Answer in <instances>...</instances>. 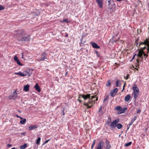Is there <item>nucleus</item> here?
Wrapping results in <instances>:
<instances>
[{
    "label": "nucleus",
    "mask_w": 149,
    "mask_h": 149,
    "mask_svg": "<svg viewBox=\"0 0 149 149\" xmlns=\"http://www.w3.org/2000/svg\"><path fill=\"white\" fill-rule=\"evenodd\" d=\"M15 34H16L17 39L18 40L25 42H28L30 39V37L29 35H25L23 37L24 32L22 30H18L15 32Z\"/></svg>",
    "instance_id": "nucleus-1"
},
{
    "label": "nucleus",
    "mask_w": 149,
    "mask_h": 149,
    "mask_svg": "<svg viewBox=\"0 0 149 149\" xmlns=\"http://www.w3.org/2000/svg\"><path fill=\"white\" fill-rule=\"evenodd\" d=\"M135 56L139 58H141V59L142 60L143 59H146V58L148 57V55L146 54L143 51H139L137 55L135 54L134 55L132 59H134Z\"/></svg>",
    "instance_id": "nucleus-2"
},
{
    "label": "nucleus",
    "mask_w": 149,
    "mask_h": 149,
    "mask_svg": "<svg viewBox=\"0 0 149 149\" xmlns=\"http://www.w3.org/2000/svg\"><path fill=\"white\" fill-rule=\"evenodd\" d=\"M132 89L133 90L134 92V98L136 100L138 97L139 94V90L138 88L137 87V85L134 84L133 85Z\"/></svg>",
    "instance_id": "nucleus-3"
},
{
    "label": "nucleus",
    "mask_w": 149,
    "mask_h": 149,
    "mask_svg": "<svg viewBox=\"0 0 149 149\" xmlns=\"http://www.w3.org/2000/svg\"><path fill=\"white\" fill-rule=\"evenodd\" d=\"M143 44H144L147 46V53H149V40L146 39V40H145L144 42L140 43L139 45H138L137 40L135 41V45L138 47H139V46H140L141 45Z\"/></svg>",
    "instance_id": "nucleus-4"
},
{
    "label": "nucleus",
    "mask_w": 149,
    "mask_h": 149,
    "mask_svg": "<svg viewBox=\"0 0 149 149\" xmlns=\"http://www.w3.org/2000/svg\"><path fill=\"white\" fill-rule=\"evenodd\" d=\"M119 119H117L113 121L111 123L110 125V127L112 129H114L116 127L117 125L119 122Z\"/></svg>",
    "instance_id": "nucleus-5"
},
{
    "label": "nucleus",
    "mask_w": 149,
    "mask_h": 149,
    "mask_svg": "<svg viewBox=\"0 0 149 149\" xmlns=\"http://www.w3.org/2000/svg\"><path fill=\"white\" fill-rule=\"evenodd\" d=\"M109 6L108 8L111 10L114 9L116 7V5L113 1H111V0H108Z\"/></svg>",
    "instance_id": "nucleus-6"
},
{
    "label": "nucleus",
    "mask_w": 149,
    "mask_h": 149,
    "mask_svg": "<svg viewBox=\"0 0 149 149\" xmlns=\"http://www.w3.org/2000/svg\"><path fill=\"white\" fill-rule=\"evenodd\" d=\"M17 97V93L16 91H14L12 94L10 95L9 97L10 99L16 100Z\"/></svg>",
    "instance_id": "nucleus-7"
},
{
    "label": "nucleus",
    "mask_w": 149,
    "mask_h": 149,
    "mask_svg": "<svg viewBox=\"0 0 149 149\" xmlns=\"http://www.w3.org/2000/svg\"><path fill=\"white\" fill-rule=\"evenodd\" d=\"M14 74H15L20 75L22 77L26 76L28 75H30L29 73L28 72H26L25 73H24L19 71L18 72H15Z\"/></svg>",
    "instance_id": "nucleus-8"
},
{
    "label": "nucleus",
    "mask_w": 149,
    "mask_h": 149,
    "mask_svg": "<svg viewBox=\"0 0 149 149\" xmlns=\"http://www.w3.org/2000/svg\"><path fill=\"white\" fill-rule=\"evenodd\" d=\"M47 54L45 52L43 53L41 55V59L38 60V61L39 62H40L41 61H44L45 59H47Z\"/></svg>",
    "instance_id": "nucleus-9"
},
{
    "label": "nucleus",
    "mask_w": 149,
    "mask_h": 149,
    "mask_svg": "<svg viewBox=\"0 0 149 149\" xmlns=\"http://www.w3.org/2000/svg\"><path fill=\"white\" fill-rule=\"evenodd\" d=\"M104 143L103 141H100L98 144L96 149H102Z\"/></svg>",
    "instance_id": "nucleus-10"
},
{
    "label": "nucleus",
    "mask_w": 149,
    "mask_h": 149,
    "mask_svg": "<svg viewBox=\"0 0 149 149\" xmlns=\"http://www.w3.org/2000/svg\"><path fill=\"white\" fill-rule=\"evenodd\" d=\"M118 91V89L117 88L114 89L113 91H111L110 93V95L112 97H114L115 96L117 93Z\"/></svg>",
    "instance_id": "nucleus-11"
},
{
    "label": "nucleus",
    "mask_w": 149,
    "mask_h": 149,
    "mask_svg": "<svg viewBox=\"0 0 149 149\" xmlns=\"http://www.w3.org/2000/svg\"><path fill=\"white\" fill-rule=\"evenodd\" d=\"M102 0H96V2L100 8H102L103 6Z\"/></svg>",
    "instance_id": "nucleus-12"
},
{
    "label": "nucleus",
    "mask_w": 149,
    "mask_h": 149,
    "mask_svg": "<svg viewBox=\"0 0 149 149\" xmlns=\"http://www.w3.org/2000/svg\"><path fill=\"white\" fill-rule=\"evenodd\" d=\"M91 44L92 46L95 48L99 49L100 48V47L97 44L94 42H91Z\"/></svg>",
    "instance_id": "nucleus-13"
},
{
    "label": "nucleus",
    "mask_w": 149,
    "mask_h": 149,
    "mask_svg": "<svg viewBox=\"0 0 149 149\" xmlns=\"http://www.w3.org/2000/svg\"><path fill=\"white\" fill-rule=\"evenodd\" d=\"M81 96L85 100H87V98H90V94H88L86 95H81Z\"/></svg>",
    "instance_id": "nucleus-14"
},
{
    "label": "nucleus",
    "mask_w": 149,
    "mask_h": 149,
    "mask_svg": "<svg viewBox=\"0 0 149 149\" xmlns=\"http://www.w3.org/2000/svg\"><path fill=\"white\" fill-rule=\"evenodd\" d=\"M137 119V117L136 116H134V117L132 118L130 122V125H132L134 123V121Z\"/></svg>",
    "instance_id": "nucleus-15"
},
{
    "label": "nucleus",
    "mask_w": 149,
    "mask_h": 149,
    "mask_svg": "<svg viewBox=\"0 0 149 149\" xmlns=\"http://www.w3.org/2000/svg\"><path fill=\"white\" fill-rule=\"evenodd\" d=\"M95 98H96V101H97V100H98V97H97L96 96H92V97H91V100H89L88 101V102L87 103H88V104L89 105V104H92V103H91V101H93V100H92V99H93Z\"/></svg>",
    "instance_id": "nucleus-16"
},
{
    "label": "nucleus",
    "mask_w": 149,
    "mask_h": 149,
    "mask_svg": "<svg viewBox=\"0 0 149 149\" xmlns=\"http://www.w3.org/2000/svg\"><path fill=\"white\" fill-rule=\"evenodd\" d=\"M35 88L39 92L41 91L40 88L37 83H36L34 86Z\"/></svg>",
    "instance_id": "nucleus-17"
},
{
    "label": "nucleus",
    "mask_w": 149,
    "mask_h": 149,
    "mask_svg": "<svg viewBox=\"0 0 149 149\" xmlns=\"http://www.w3.org/2000/svg\"><path fill=\"white\" fill-rule=\"evenodd\" d=\"M37 127H38L37 125H31L29 127V130H31L37 128Z\"/></svg>",
    "instance_id": "nucleus-18"
},
{
    "label": "nucleus",
    "mask_w": 149,
    "mask_h": 149,
    "mask_svg": "<svg viewBox=\"0 0 149 149\" xmlns=\"http://www.w3.org/2000/svg\"><path fill=\"white\" fill-rule=\"evenodd\" d=\"M29 84H27L24 86V91H27L29 89Z\"/></svg>",
    "instance_id": "nucleus-19"
},
{
    "label": "nucleus",
    "mask_w": 149,
    "mask_h": 149,
    "mask_svg": "<svg viewBox=\"0 0 149 149\" xmlns=\"http://www.w3.org/2000/svg\"><path fill=\"white\" fill-rule=\"evenodd\" d=\"M106 143V149H109L111 146L109 142L107 141Z\"/></svg>",
    "instance_id": "nucleus-20"
},
{
    "label": "nucleus",
    "mask_w": 149,
    "mask_h": 149,
    "mask_svg": "<svg viewBox=\"0 0 149 149\" xmlns=\"http://www.w3.org/2000/svg\"><path fill=\"white\" fill-rule=\"evenodd\" d=\"M131 98V96L130 95H127L125 97V102H127Z\"/></svg>",
    "instance_id": "nucleus-21"
},
{
    "label": "nucleus",
    "mask_w": 149,
    "mask_h": 149,
    "mask_svg": "<svg viewBox=\"0 0 149 149\" xmlns=\"http://www.w3.org/2000/svg\"><path fill=\"white\" fill-rule=\"evenodd\" d=\"M116 85L117 87H120L121 86V83L120 80H117L116 82Z\"/></svg>",
    "instance_id": "nucleus-22"
},
{
    "label": "nucleus",
    "mask_w": 149,
    "mask_h": 149,
    "mask_svg": "<svg viewBox=\"0 0 149 149\" xmlns=\"http://www.w3.org/2000/svg\"><path fill=\"white\" fill-rule=\"evenodd\" d=\"M26 122V119L25 118L23 119L20 121V123L21 124L24 125Z\"/></svg>",
    "instance_id": "nucleus-23"
},
{
    "label": "nucleus",
    "mask_w": 149,
    "mask_h": 149,
    "mask_svg": "<svg viewBox=\"0 0 149 149\" xmlns=\"http://www.w3.org/2000/svg\"><path fill=\"white\" fill-rule=\"evenodd\" d=\"M27 147V144L25 143L23 145L20 146L19 147L20 149H25Z\"/></svg>",
    "instance_id": "nucleus-24"
},
{
    "label": "nucleus",
    "mask_w": 149,
    "mask_h": 149,
    "mask_svg": "<svg viewBox=\"0 0 149 149\" xmlns=\"http://www.w3.org/2000/svg\"><path fill=\"white\" fill-rule=\"evenodd\" d=\"M116 127L118 129H120L123 127V125L121 123H118Z\"/></svg>",
    "instance_id": "nucleus-25"
},
{
    "label": "nucleus",
    "mask_w": 149,
    "mask_h": 149,
    "mask_svg": "<svg viewBox=\"0 0 149 149\" xmlns=\"http://www.w3.org/2000/svg\"><path fill=\"white\" fill-rule=\"evenodd\" d=\"M121 108V107L119 106H118L116 107L115 109L116 111H120V109Z\"/></svg>",
    "instance_id": "nucleus-26"
},
{
    "label": "nucleus",
    "mask_w": 149,
    "mask_h": 149,
    "mask_svg": "<svg viewBox=\"0 0 149 149\" xmlns=\"http://www.w3.org/2000/svg\"><path fill=\"white\" fill-rule=\"evenodd\" d=\"M111 85L110 81V80H108L107 81V83L106 84V86L107 87L110 86Z\"/></svg>",
    "instance_id": "nucleus-27"
},
{
    "label": "nucleus",
    "mask_w": 149,
    "mask_h": 149,
    "mask_svg": "<svg viewBox=\"0 0 149 149\" xmlns=\"http://www.w3.org/2000/svg\"><path fill=\"white\" fill-rule=\"evenodd\" d=\"M41 140V138L40 137H38V138L37 140L36 141V143L38 145L40 143V141Z\"/></svg>",
    "instance_id": "nucleus-28"
},
{
    "label": "nucleus",
    "mask_w": 149,
    "mask_h": 149,
    "mask_svg": "<svg viewBox=\"0 0 149 149\" xmlns=\"http://www.w3.org/2000/svg\"><path fill=\"white\" fill-rule=\"evenodd\" d=\"M62 22H66L67 23H68L70 22L68 19H63L62 21H61Z\"/></svg>",
    "instance_id": "nucleus-29"
},
{
    "label": "nucleus",
    "mask_w": 149,
    "mask_h": 149,
    "mask_svg": "<svg viewBox=\"0 0 149 149\" xmlns=\"http://www.w3.org/2000/svg\"><path fill=\"white\" fill-rule=\"evenodd\" d=\"M132 142H129L126 143L125 144V146H130V145L131 144H132Z\"/></svg>",
    "instance_id": "nucleus-30"
},
{
    "label": "nucleus",
    "mask_w": 149,
    "mask_h": 149,
    "mask_svg": "<svg viewBox=\"0 0 149 149\" xmlns=\"http://www.w3.org/2000/svg\"><path fill=\"white\" fill-rule=\"evenodd\" d=\"M124 112H125L124 109H123V108H121L120 109V113H124Z\"/></svg>",
    "instance_id": "nucleus-31"
},
{
    "label": "nucleus",
    "mask_w": 149,
    "mask_h": 149,
    "mask_svg": "<svg viewBox=\"0 0 149 149\" xmlns=\"http://www.w3.org/2000/svg\"><path fill=\"white\" fill-rule=\"evenodd\" d=\"M16 61V62L17 63L18 65H22V64L20 63V62L19 59H18Z\"/></svg>",
    "instance_id": "nucleus-32"
},
{
    "label": "nucleus",
    "mask_w": 149,
    "mask_h": 149,
    "mask_svg": "<svg viewBox=\"0 0 149 149\" xmlns=\"http://www.w3.org/2000/svg\"><path fill=\"white\" fill-rule=\"evenodd\" d=\"M95 140H94L93 141V143H92V145L91 146V149H93V147H94V145L95 144Z\"/></svg>",
    "instance_id": "nucleus-33"
},
{
    "label": "nucleus",
    "mask_w": 149,
    "mask_h": 149,
    "mask_svg": "<svg viewBox=\"0 0 149 149\" xmlns=\"http://www.w3.org/2000/svg\"><path fill=\"white\" fill-rule=\"evenodd\" d=\"M5 8L2 6V5H0V10H3Z\"/></svg>",
    "instance_id": "nucleus-34"
},
{
    "label": "nucleus",
    "mask_w": 149,
    "mask_h": 149,
    "mask_svg": "<svg viewBox=\"0 0 149 149\" xmlns=\"http://www.w3.org/2000/svg\"><path fill=\"white\" fill-rule=\"evenodd\" d=\"M108 99V97L107 96L104 99V100H103V102L104 103Z\"/></svg>",
    "instance_id": "nucleus-35"
},
{
    "label": "nucleus",
    "mask_w": 149,
    "mask_h": 149,
    "mask_svg": "<svg viewBox=\"0 0 149 149\" xmlns=\"http://www.w3.org/2000/svg\"><path fill=\"white\" fill-rule=\"evenodd\" d=\"M14 59L15 61L18 59V58L16 56H14Z\"/></svg>",
    "instance_id": "nucleus-36"
},
{
    "label": "nucleus",
    "mask_w": 149,
    "mask_h": 149,
    "mask_svg": "<svg viewBox=\"0 0 149 149\" xmlns=\"http://www.w3.org/2000/svg\"><path fill=\"white\" fill-rule=\"evenodd\" d=\"M102 109V106H101L99 108V112L100 111H101Z\"/></svg>",
    "instance_id": "nucleus-37"
},
{
    "label": "nucleus",
    "mask_w": 149,
    "mask_h": 149,
    "mask_svg": "<svg viewBox=\"0 0 149 149\" xmlns=\"http://www.w3.org/2000/svg\"><path fill=\"white\" fill-rule=\"evenodd\" d=\"M141 109H139L137 110V111H136V113H139L141 112Z\"/></svg>",
    "instance_id": "nucleus-38"
},
{
    "label": "nucleus",
    "mask_w": 149,
    "mask_h": 149,
    "mask_svg": "<svg viewBox=\"0 0 149 149\" xmlns=\"http://www.w3.org/2000/svg\"><path fill=\"white\" fill-rule=\"evenodd\" d=\"M131 125H130V123H129V125H128L127 126V130H129V128L130 127V126H131Z\"/></svg>",
    "instance_id": "nucleus-39"
},
{
    "label": "nucleus",
    "mask_w": 149,
    "mask_h": 149,
    "mask_svg": "<svg viewBox=\"0 0 149 149\" xmlns=\"http://www.w3.org/2000/svg\"><path fill=\"white\" fill-rule=\"evenodd\" d=\"M92 105H91L90 106H89V105H88V106H87V108H91V107H92Z\"/></svg>",
    "instance_id": "nucleus-40"
},
{
    "label": "nucleus",
    "mask_w": 149,
    "mask_h": 149,
    "mask_svg": "<svg viewBox=\"0 0 149 149\" xmlns=\"http://www.w3.org/2000/svg\"><path fill=\"white\" fill-rule=\"evenodd\" d=\"M84 104L85 105H86V106H88V103H85Z\"/></svg>",
    "instance_id": "nucleus-41"
},
{
    "label": "nucleus",
    "mask_w": 149,
    "mask_h": 149,
    "mask_svg": "<svg viewBox=\"0 0 149 149\" xmlns=\"http://www.w3.org/2000/svg\"><path fill=\"white\" fill-rule=\"evenodd\" d=\"M26 133L25 132H23L21 133L22 135H24Z\"/></svg>",
    "instance_id": "nucleus-42"
},
{
    "label": "nucleus",
    "mask_w": 149,
    "mask_h": 149,
    "mask_svg": "<svg viewBox=\"0 0 149 149\" xmlns=\"http://www.w3.org/2000/svg\"><path fill=\"white\" fill-rule=\"evenodd\" d=\"M80 97H79V99H78V100L79 102L80 103H81V101L79 99V98H80Z\"/></svg>",
    "instance_id": "nucleus-43"
},
{
    "label": "nucleus",
    "mask_w": 149,
    "mask_h": 149,
    "mask_svg": "<svg viewBox=\"0 0 149 149\" xmlns=\"http://www.w3.org/2000/svg\"><path fill=\"white\" fill-rule=\"evenodd\" d=\"M146 48V46H144V47H143L142 48H141V49L143 50H144V49H145Z\"/></svg>",
    "instance_id": "nucleus-44"
},
{
    "label": "nucleus",
    "mask_w": 149,
    "mask_h": 149,
    "mask_svg": "<svg viewBox=\"0 0 149 149\" xmlns=\"http://www.w3.org/2000/svg\"><path fill=\"white\" fill-rule=\"evenodd\" d=\"M125 83L123 86V90L122 91L124 90L125 89Z\"/></svg>",
    "instance_id": "nucleus-45"
},
{
    "label": "nucleus",
    "mask_w": 149,
    "mask_h": 149,
    "mask_svg": "<svg viewBox=\"0 0 149 149\" xmlns=\"http://www.w3.org/2000/svg\"><path fill=\"white\" fill-rule=\"evenodd\" d=\"M7 146L9 147H11L12 146V145L10 144H8L7 145Z\"/></svg>",
    "instance_id": "nucleus-46"
},
{
    "label": "nucleus",
    "mask_w": 149,
    "mask_h": 149,
    "mask_svg": "<svg viewBox=\"0 0 149 149\" xmlns=\"http://www.w3.org/2000/svg\"><path fill=\"white\" fill-rule=\"evenodd\" d=\"M49 139H48V140H47L45 142V143H47L48 141H49Z\"/></svg>",
    "instance_id": "nucleus-47"
},
{
    "label": "nucleus",
    "mask_w": 149,
    "mask_h": 149,
    "mask_svg": "<svg viewBox=\"0 0 149 149\" xmlns=\"http://www.w3.org/2000/svg\"><path fill=\"white\" fill-rule=\"evenodd\" d=\"M123 109H124V110L125 111V110H127V107H124V108H123Z\"/></svg>",
    "instance_id": "nucleus-48"
},
{
    "label": "nucleus",
    "mask_w": 149,
    "mask_h": 149,
    "mask_svg": "<svg viewBox=\"0 0 149 149\" xmlns=\"http://www.w3.org/2000/svg\"><path fill=\"white\" fill-rule=\"evenodd\" d=\"M15 116H16V117H18V118H19L20 117V116H19L17 115H16Z\"/></svg>",
    "instance_id": "nucleus-49"
},
{
    "label": "nucleus",
    "mask_w": 149,
    "mask_h": 149,
    "mask_svg": "<svg viewBox=\"0 0 149 149\" xmlns=\"http://www.w3.org/2000/svg\"><path fill=\"white\" fill-rule=\"evenodd\" d=\"M139 59L137 58L136 59V61L137 62H139Z\"/></svg>",
    "instance_id": "nucleus-50"
},
{
    "label": "nucleus",
    "mask_w": 149,
    "mask_h": 149,
    "mask_svg": "<svg viewBox=\"0 0 149 149\" xmlns=\"http://www.w3.org/2000/svg\"><path fill=\"white\" fill-rule=\"evenodd\" d=\"M128 75H127V76L125 78L126 79H128Z\"/></svg>",
    "instance_id": "nucleus-51"
},
{
    "label": "nucleus",
    "mask_w": 149,
    "mask_h": 149,
    "mask_svg": "<svg viewBox=\"0 0 149 149\" xmlns=\"http://www.w3.org/2000/svg\"><path fill=\"white\" fill-rule=\"evenodd\" d=\"M68 72H66V73H65V76H66L67 75V74H68Z\"/></svg>",
    "instance_id": "nucleus-52"
},
{
    "label": "nucleus",
    "mask_w": 149,
    "mask_h": 149,
    "mask_svg": "<svg viewBox=\"0 0 149 149\" xmlns=\"http://www.w3.org/2000/svg\"><path fill=\"white\" fill-rule=\"evenodd\" d=\"M22 58H23V53L22 54Z\"/></svg>",
    "instance_id": "nucleus-53"
},
{
    "label": "nucleus",
    "mask_w": 149,
    "mask_h": 149,
    "mask_svg": "<svg viewBox=\"0 0 149 149\" xmlns=\"http://www.w3.org/2000/svg\"><path fill=\"white\" fill-rule=\"evenodd\" d=\"M19 118H20L21 120H22V119H23V118H22V117H20H20H19Z\"/></svg>",
    "instance_id": "nucleus-54"
},
{
    "label": "nucleus",
    "mask_w": 149,
    "mask_h": 149,
    "mask_svg": "<svg viewBox=\"0 0 149 149\" xmlns=\"http://www.w3.org/2000/svg\"><path fill=\"white\" fill-rule=\"evenodd\" d=\"M116 0L118 1H121L122 0Z\"/></svg>",
    "instance_id": "nucleus-55"
},
{
    "label": "nucleus",
    "mask_w": 149,
    "mask_h": 149,
    "mask_svg": "<svg viewBox=\"0 0 149 149\" xmlns=\"http://www.w3.org/2000/svg\"><path fill=\"white\" fill-rule=\"evenodd\" d=\"M11 149H15V148H14V147H13V148H12Z\"/></svg>",
    "instance_id": "nucleus-56"
},
{
    "label": "nucleus",
    "mask_w": 149,
    "mask_h": 149,
    "mask_svg": "<svg viewBox=\"0 0 149 149\" xmlns=\"http://www.w3.org/2000/svg\"><path fill=\"white\" fill-rule=\"evenodd\" d=\"M45 143H45V142L44 143H43L42 144V145H45Z\"/></svg>",
    "instance_id": "nucleus-57"
},
{
    "label": "nucleus",
    "mask_w": 149,
    "mask_h": 149,
    "mask_svg": "<svg viewBox=\"0 0 149 149\" xmlns=\"http://www.w3.org/2000/svg\"><path fill=\"white\" fill-rule=\"evenodd\" d=\"M116 40H115V41L114 40L113 41H115V42H116Z\"/></svg>",
    "instance_id": "nucleus-58"
},
{
    "label": "nucleus",
    "mask_w": 149,
    "mask_h": 149,
    "mask_svg": "<svg viewBox=\"0 0 149 149\" xmlns=\"http://www.w3.org/2000/svg\"><path fill=\"white\" fill-rule=\"evenodd\" d=\"M68 36V35H66V36Z\"/></svg>",
    "instance_id": "nucleus-59"
},
{
    "label": "nucleus",
    "mask_w": 149,
    "mask_h": 149,
    "mask_svg": "<svg viewBox=\"0 0 149 149\" xmlns=\"http://www.w3.org/2000/svg\"><path fill=\"white\" fill-rule=\"evenodd\" d=\"M63 115H64V113H63Z\"/></svg>",
    "instance_id": "nucleus-60"
}]
</instances>
